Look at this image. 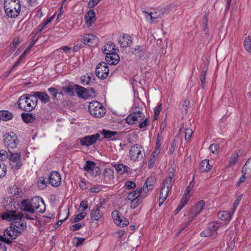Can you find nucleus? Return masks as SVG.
<instances>
[{"label": "nucleus", "mask_w": 251, "mask_h": 251, "mask_svg": "<svg viewBox=\"0 0 251 251\" xmlns=\"http://www.w3.org/2000/svg\"><path fill=\"white\" fill-rule=\"evenodd\" d=\"M21 205L24 211L31 213H43L46 210L44 201L40 197H34L30 200H23Z\"/></svg>", "instance_id": "f257e3e1"}, {"label": "nucleus", "mask_w": 251, "mask_h": 251, "mask_svg": "<svg viewBox=\"0 0 251 251\" xmlns=\"http://www.w3.org/2000/svg\"><path fill=\"white\" fill-rule=\"evenodd\" d=\"M23 217H24V214L22 212H17L16 211L13 210L8 211L1 215V218L3 220H7L13 223V224H11L12 229H14L15 231H19L20 234L26 228L25 223L20 222Z\"/></svg>", "instance_id": "f03ea898"}, {"label": "nucleus", "mask_w": 251, "mask_h": 251, "mask_svg": "<svg viewBox=\"0 0 251 251\" xmlns=\"http://www.w3.org/2000/svg\"><path fill=\"white\" fill-rule=\"evenodd\" d=\"M37 103L38 99L33 98L32 93L21 96L17 101L19 108L26 112H30L34 109Z\"/></svg>", "instance_id": "7ed1b4c3"}, {"label": "nucleus", "mask_w": 251, "mask_h": 251, "mask_svg": "<svg viewBox=\"0 0 251 251\" xmlns=\"http://www.w3.org/2000/svg\"><path fill=\"white\" fill-rule=\"evenodd\" d=\"M174 177V171H170L168 173V176L162 183L158 200V205L159 206L162 205L168 197L170 189L172 187V179Z\"/></svg>", "instance_id": "20e7f679"}, {"label": "nucleus", "mask_w": 251, "mask_h": 251, "mask_svg": "<svg viewBox=\"0 0 251 251\" xmlns=\"http://www.w3.org/2000/svg\"><path fill=\"white\" fill-rule=\"evenodd\" d=\"M4 8L6 15L11 18L17 17L21 11V4L19 0H5Z\"/></svg>", "instance_id": "39448f33"}, {"label": "nucleus", "mask_w": 251, "mask_h": 251, "mask_svg": "<svg viewBox=\"0 0 251 251\" xmlns=\"http://www.w3.org/2000/svg\"><path fill=\"white\" fill-rule=\"evenodd\" d=\"M145 156V150L140 144H136L131 146L129 151V157L131 161H139Z\"/></svg>", "instance_id": "423d86ee"}, {"label": "nucleus", "mask_w": 251, "mask_h": 251, "mask_svg": "<svg viewBox=\"0 0 251 251\" xmlns=\"http://www.w3.org/2000/svg\"><path fill=\"white\" fill-rule=\"evenodd\" d=\"M89 111L95 117L100 118L105 113V109L101 103L98 101H93L89 103Z\"/></svg>", "instance_id": "0eeeda50"}, {"label": "nucleus", "mask_w": 251, "mask_h": 251, "mask_svg": "<svg viewBox=\"0 0 251 251\" xmlns=\"http://www.w3.org/2000/svg\"><path fill=\"white\" fill-rule=\"evenodd\" d=\"M109 71V68L106 63L104 62H101L97 65L96 74L98 78L105 79L108 76Z\"/></svg>", "instance_id": "6e6552de"}, {"label": "nucleus", "mask_w": 251, "mask_h": 251, "mask_svg": "<svg viewBox=\"0 0 251 251\" xmlns=\"http://www.w3.org/2000/svg\"><path fill=\"white\" fill-rule=\"evenodd\" d=\"M8 151L9 153L8 158L13 163L11 164V165L12 166V168L16 170L20 169V167L22 166V160L21 159V152H16L14 153L10 151V150Z\"/></svg>", "instance_id": "1a4fd4ad"}, {"label": "nucleus", "mask_w": 251, "mask_h": 251, "mask_svg": "<svg viewBox=\"0 0 251 251\" xmlns=\"http://www.w3.org/2000/svg\"><path fill=\"white\" fill-rule=\"evenodd\" d=\"M12 135L8 133L4 135V143L7 147L8 151L10 149H14L16 147L18 140L17 137L15 136L13 132Z\"/></svg>", "instance_id": "9d476101"}, {"label": "nucleus", "mask_w": 251, "mask_h": 251, "mask_svg": "<svg viewBox=\"0 0 251 251\" xmlns=\"http://www.w3.org/2000/svg\"><path fill=\"white\" fill-rule=\"evenodd\" d=\"M100 137L99 133L87 135L79 139L80 144L83 146H89L96 143Z\"/></svg>", "instance_id": "9b49d317"}, {"label": "nucleus", "mask_w": 251, "mask_h": 251, "mask_svg": "<svg viewBox=\"0 0 251 251\" xmlns=\"http://www.w3.org/2000/svg\"><path fill=\"white\" fill-rule=\"evenodd\" d=\"M48 181L52 186L57 187L61 183V175L56 171L52 172L50 173Z\"/></svg>", "instance_id": "f8f14e48"}, {"label": "nucleus", "mask_w": 251, "mask_h": 251, "mask_svg": "<svg viewBox=\"0 0 251 251\" xmlns=\"http://www.w3.org/2000/svg\"><path fill=\"white\" fill-rule=\"evenodd\" d=\"M112 217L115 223L118 226L124 227L127 226L129 223L128 220L126 218L123 219L120 216V213L117 210H114L112 212Z\"/></svg>", "instance_id": "ddd939ff"}, {"label": "nucleus", "mask_w": 251, "mask_h": 251, "mask_svg": "<svg viewBox=\"0 0 251 251\" xmlns=\"http://www.w3.org/2000/svg\"><path fill=\"white\" fill-rule=\"evenodd\" d=\"M74 87L75 88V92L79 98L86 99L88 97H93V96L90 93L88 89L77 84L75 85Z\"/></svg>", "instance_id": "4468645a"}, {"label": "nucleus", "mask_w": 251, "mask_h": 251, "mask_svg": "<svg viewBox=\"0 0 251 251\" xmlns=\"http://www.w3.org/2000/svg\"><path fill=\"white\" fill-rule=\"evenodd\" d=\"M220 226V223L217 221L211 222L208 224V226L201 233V237H208L210 229H212L214 231L217 232V230Z\"/></svg>", "instance_id": "2eb2a0df"}, {"label": "nucleus", "mask_w": 251, "mask_h": 251, "mask_svg": "<svg viewBox=\"0 0 251 251\" xmlns=\"http://www.w3.org/2000/svg\"><path fill=\"white\" fill-rule=\"evenodd\" d=\"M143 13H145L148 14L150 16L151 21V23L153 22L154 20L162 17V15L166 13V9L165 8L159 9H154L152 12H148L144 10H142Z\"/></svg>", "instance_id": "dca6fc26"}, {"label": "nucleus", "mask_w": 251, "mask_h": 251, "mask_svg": "<svg viewBox=\"0 0 251 251\" xmlns=\"http://www.w3.org/2000/svg\"><path fill=\"white\" fill-rule=\"evenodd\" d=\"M83 169L85 171L93 174L96 173L95 175H100V168L96 166V164L94 162L92 161H87Z\"/></svg>", "instance_id": "f3484780"}, {"label": "nucleus", "mask_w": 251, "mask_h": 251, "mask_svg": "<svg viewBox=\"0 0 251 251\" xmlns=\"http://www.w3.org/2000/svg\"><path fill=\"white\" fill-rule=\"evenodd\" d=\"M84 43L90 47L96 46L98 39L97 36L93 34H85L83 37Z\"/></svg>", "instance_id": "a211bd4d"}, {"label": "nucleus", "mask_w": 251, "mask_h": 251, "mask_svg": "<svg viewBox=\"0 0 251 251\" xmlns=\"http://www.w3.org/2000/svg\"><path fill=\"white\" fill-rule=\"evenodd\" d=\"M102 206L101 203H100L95 206V208L92 209L90 212L91 220L98 221L102 216V213L100 211V208Z\"/></svg>", "instance_id": "6ab92c4d"}, {"label": "nucleus", "mask_w": 251, "mask_h": 251, "mask_svg": "<svg viewBox=\"0 0 251 251\" xmlns=\"http://www.w3.org/2000/svg\"><path fill=\"white\" fill-rule=\"evenodd\" d=\"M105 60L109 65H116L120 60V57L117 51L105 55Z\"/></svg>", "instance_id": "aec40b11"}, {"label": "nucleus", "mask_w": 251, "mask_h": 251, "mask_svg": "<svg viewBox=\"0 0 251 251\" xmlns=\"http://www.w3.org/2000/svg\"><path fill=\"white\" fill-rule=\"evenodd\" d=\"M120 46L126 48L129 46L132 43L131 37L127 34H123L119 39Z\"/></svg>", "instance_id": "412c9836"}, {"label": "nucleus", "mask_w": 251, "mask_h": 251, "mask_svg": "<svg viewBox=\"0 0 251 251\" xmlns=\"http://www.w3.org/2000/svg\"><path fill=\"white\" fill-rule=\"evenodd\" d=\"M31 93H33V98H36L37 99L38 98L39 99L42 103H46L50 100V97L45 92L37 91L35 92H32Z\"/></svg>", "instance_id": "4be33fe9"}, {"label": "nucleus", "mask_w": 251, "mask_h": 251, "mask_svg": "<svg viewBox=\"0 0 251 251\" xmlns=\"http://www.w3.org/2000/svg\"><path fill=\"white\" fill-rule=\"evenodd\" d=\"M20 234L19 231H15L14 229H12V226H10L7 228L4 231V236H8L10 240L16 239Z\"/></svg>", "instance_id": "5701e85b"}, {"label": "nucleus", "mask_w": 251, "mask_h": 251, "mask_svg": "<svg viewBox=\"0 0 251 251\" xmlns=\"http://www.w3.org/2000/svg\"><path fill=\"white\" fill-rule=\"evenodd\" d=\"M85 20L88 27L96 21V14L93 10H90L86 13Z\"/></svg>", "instance_id": "b1692460"}, {"label": "nucleus", "mask_w": 251, "mask_h": 251, "mask_svg": "<svg viewBox=\"0 0 251 251\" xmlns=\"http://www.w3.org/2000/svg\"><path fill=\"white\" fill-rule=\"evenodd\" d=\"M115 169L120 174L128 173L129 172V168L122 163L112 165Z\"/></svg>", "instance_id": "393cba45"}, {"label": "nucleus", "mask_w": 251, "mask_h": 251, "mask_svg": "<svg viewBox=\"0 0 251 251\" xmlns=\"http://www.w3.org/2000/svg\"><path fill=\"white\" fill-rule=\"evenodd\" d=\"M117 50H118L115 48V45L114 44V43L109 42L104 46L103 52L106 55L108 53L115 52Z\"/></svg>", "instance_id": "a878e982"}, {"label": "nucleus", "mask_w": 251, "mask_h": 251, "mask_svg": "<svg viewBox=\"0 0 251 251\" xmlns=\"http://www.w3.org/2000/svg\"><path fill=\"white\" fill-rule=\"evenodd\" d=\"M21 117L26 123H32L36 119L35 115L29 113H23L21 114Z\"/></svg>", "instance_id": "bb28decb"}, {"label": "nucleus", "mask_w": 251, "mask_h": 251, "mask_svg": "<svg viewBox=\"0 0 251 251\" xmlns=\"http://www.w3.org/2000/svg\"><path fill=\"white\" fill-rule=\"evenodd\" d=\"M143 192L142 188L140 189H137L135 191H132L128 194L127 199L128 200L131 201L135 199L137 197H142L144 196V195H142Z\"/></svg>", "instance_id": "cd10ccee"}, {"label": "nucleus", "mask_w": 251, "mask_h": 251, "mask_svg": "<svg viewBox=\"0 0 251 251\" xmlns=\"http://www.w3.org/2000/svg\"><path fill=\"white\" fill-rule=\"evenodd\" d=\"M154 181L153 179H148L143 187L142 191L145 194H147L150 190H152L153 188Z\"/></svg>", "instance_id": "c85d7f7f"}, {"label": "nucleus", "mask_w": 251, "mask_h": 251, "mask_svg": "<svg viewBox=\"0 0 251 251\" xmlns=\"http://www.w3.org/2000/svg\"><path fill=\"white\" fill-rule=\"evenodd\" d=\"M209 160L205 159L202 160L200 164V169L201 172H207L212 169V166L209 164Z\"/></svg>", "instance_id": "c756f323"}, {"label": "nucleus", "mask_w": 251, "mask_h": 251, "mask_svg": "<svg viewBox=\"0 0 251 251\" xmlns=\"http://www.w3.org/2000/svg\"><path fill=\"white\" fill-rule=\"evenodd\" d=\"M242 151L239 150L238 152L233 153L229 158L228 167L235 165L238 162L239 157V154H241Z\"/></svg>", "instance_id": "7c9ffc66"}, {"label": "nucleus", "mask_w": 251, "mask_h": 251, "mask_svg": "<svg viewBox=\"0 0 251 251\" xmlns=\"http://www.w3.org/2000/svg\"><path fill=\"white\" fill-rule=\"evenodd\" d=\"M217 216L219 219L222 221L229 222L231 219V214L228 211H221L218 213Z\"/></svg>", "instance_id": "2f4dec72"}, {"label": "nucleus", "mask_w": 251, "mask_h": 251, "mask_svg": "<svg viewBox=\"0 0 251 251\" xmlns=\"http://www.w3.org/2000/svg\"><path fill=\"white\" fill-rule=\"evenodd\" d=\"M12 117L13 114L9 111L6 110L0 111V120L7 121L11 119Z\"/></svg>", "instance_id": "473e14b6"}, {"label": "nucleus", "mask_w": 251, "mask_h": 251, "mask_svg": "<svg viewBox=\"0 0 251 251\" xmlns=\"http://www.w3.org/2000/svg\"><path fill=\"white\" fill-rule=\"evenodd\" d=\"M146 196L142 197H137L135 199L130 201H131V208L134 209L136 208L142 201V200L145 198Z\"/></svg>", "instance_id": "72a5a7b5"}, {"label": "nucleus", "mask_w": 251, "mask_h": 251, "mask_svg": "<svg viewBox=\"0 0 251 251\" xmlns=\"http://www.w3.org/2000/svg\"><path fill=\"white\" fill-rule=\"evenodd\" d=\"M205 203L204 201H201L198 202L193 208V210L196 211V214H200L205 206Z\"/></svg>", "instance_id": "f704fd0d"}, {"label": "nucleus", "mask_w": 251, "mask_h": 251, "mask_svg": "<svg viewBox=\"0 0 251 251\" xmlns=\"http://www.w3.org/2000/svg\"><path fill=\"white\" fill-rule=\"evenodd\" d=\"M132 113L137 118V122L138 123H141L143 121L144 118V114L140 110H139L138 108L135 109Z\"/></svg>", "instance_id": "c9c22d12"}, {"label": "nucleus", "mask_w": 251, "mask_h": 251, "mask_svg": "<svg viewBox=\"0 0 251 251\" xmlns=\"http://www.w3.org/2000/svg\"><path fill=\"white\" fill-rule=\"evenodd\" d=\"M244 45L245 50L249 53H251V40L250 36L245 38Z\"/></svg>", "instance_id": "e433bc0d"}, {"label": "nucleus", "mask_w": 251, "mask_h": 251, "mask_svg": "<svg viewBox=\"0 0 251 251\" xmlns=\"http://www.w3.org/2000/svg\"><path fill=\"white\" fill-rule=\"evenodd\" d=\"M158 153L156 152V151H153L151 155V157L149 161L148 166L150 168H152L155 162V160L156 159L157 157Z\"/></svg>", "instance_id": "4c0bfd02"}, {"label": "nucleus", "mask_w": 251, "mask_h": 251, "mask_svg": "<svg viewBox=\"0 0 251 251\" xmlns=\"http://www.w3.org/2000/svg\"><path fill=\"white\" fill-rule=\"evenodd\" d=\"M126 122L130 125H134L138 123L137 119L133 113L129 114L126 118Z\"/></svg>", "instance_id": "58836bf2"}, {"label": "nucleus", "mask_w": 251, "mask_h": 251, "mask_svg": "<svg viewBox=\"0 0 251 251\" xmlns=\"http://www.w3.org/2000/svg\"><path fill=\"white\" fill-rule=\"evenodd\" d=\"M102 134L104 138L109 139L115 135L117 134V132L103 129L102 130Z\"/></svg>", "instance_id": "ea45409f"}, {"label": "nucleus", "mask_w": 251, "mask_h": 251, "mask_svg": "<svg viewBox=\"0 0 251 251\" xmlns=\"http://www.w3.org/2000/svg\"><path fill=\"white\" fill-rule=\"evenodd\" d=\"M161 109H162V103H160L154 109L153 119L154 120H157L158 116L160 114V112L161 111Z\"/></svg>", "instance_id": "a19ab883"}, {"label": "nucleus", "mask_w": 251, "mask_h": 251, "mask_svg": "<svg viewBox=\"0 0 251 251\" xmlns=\"http://www.w3.org/2000/svg\"><path fill=\"white\" fill-rule=\"evenodd\" d=\"M81 84L83 85H91V77L90 76L83 75L80 77Z\"/></svg>", "instance_id": "79ce46f5"}, {"label": "nucleus", "mask_w": 251, "mask_h": 251, "mask_svg": "<svg viewBox=\"0 0 251 251\" xmlns=\"http://www.w3.org/2000/svg\"><path fill=\"white\" fill-rule=\"evenodd\" d=\"M190 196V194H188L187 193L185 194L180 201V204L184 207L188 201Z\"/></svg>", "instance_id": "37998d69"}, {"label": "nucleus", "mask_w": 251, "mask_h": 251, "mask_svg": "<svg viewBox=\"0 0 251 251\" xmlns=\"http://www.w3.org/2000/svg\"><path fill=\"white\" fill-rule=\"evenodd\" d=\"M85 215H86V213L85 212L79 213L74 218L73 222L74 223H77L78 222H79L80 220L84 219L85 217Z\"/></svg>", "instance_id": "c03bdc74"}, {"label": "nucleus", "mask_w": 251, "mask_h": 251, "mask_svg": "<svg viewBox=\"0 0 251 251\" xmlns=\"http://www.w3.org/2000/svg\"><path fill=\"white\" fill-rule=\"evenodd\" d=\"M39 38V36H36V35H35L32 38V40L30 42L29 45L28 46L27 48L26 49V51H29L32 47L35 45L36 42L38 40Z\"/></svg>", "instance_id": "a18cd8bd"}, {"label": "nucleus", "mask_w": 251, "mask_h": 251, "mask_svg": "<svg viewBox=\"0 0 251 251\" xmlns=\"http://www.w3.org/2000/svg\"><path fill=\"white\" fill-rule=\"evenodd\" d=\"M85 225L84 224H81V223H76L74 225H73V226H72L70 228V230H72V231H76L80 228H81L83 226H84Z\"/></svg>", "instance_id": "49530a36"}, {"label": "nucleus", "mask_w": 251, "mask_h": 251, "mask_svg": "<svg viewBox=\"0 0 251 251\" xmlns=\"http://www.w3.org/2000/svg\"><path fill=\"white\" fill-rule=\"evenodd\" d=\"M125 186L126 189L131 190L136 187V184L132 181H127L125 183Z\"/></svg>", "instance_id": "de8ad7c7"}, {"label": "nucleus", "mask_w": 251, "mask_h": 251, "mask_svg": "<svg viewBox=\"0 0 251 251\" xmlns=\"http://www.w3.org/2000/svg\"><path fill=\"white\" fill-rule=\"evenodd\" d=\"M193 134V131L190 128H186L185 129V139L186 141H189Z\"/></svg>", "instance_id": "09e8293b"}, {"label": "nucleus", "mask_w": 251, "mask_h": 251, "mask_svg": "<svg viewBox=\"0 0 251 251\" xmlns=\"http://www.w3.org/2000/svg\"><path fill=\"white\" fill-rule=\"evenodd\" d=\"M206 71H203L200 75V80L201 82V86L202 89L204 88L205 80Z\"/></svg>", "instance_id": "8fccbe9b"}, {"label": "nucleus", "mask_w": 251, "mask_h": 251, "mask_svg": "<svg viewBox=\"0 0 251 251\" xmlns=\"http://www.w3.org/2000/svg\"><path fill=\"white\" fill-rule=\"evenodd\" d=\"M75 88L73 87L72 85H68L67 86H64L62 88V90L66 94H70L73 93V89Z\"/></svg>", "instance_id": "3c124183"}, {"label": "nucleus", "mask_w": 251, "mask_h": 251, "mask_svg": "<svg viewBox=\"0 0 251 251\" xmlns=\"http://www.w3.org/2000/svg\"><path fill=\"white\" fill-rule=\"evenodd\" d=\"M48 91L52 95L53 100L56 99L58 93L57 92V89L55 88L50 87L48 89Z\"/></svg>", "instance_id": "603ef678"}, {"label": "nucleus", "mask_w": 251, "mask_h": 251, "mask_svg": "<svg viewBox=\"0 0 251 251\" xmlns=\"http://www.w3.org/2000/svg\"><path fill=\"white\" fill-rule=\"evenodd\" d=\"M9 153L6 151L1 150L0 151V158L1 160H5L9 158Z\"/></svg>", "instance_id": "864d4df0"}, {"label": "nucleus", "mask_w": 251, "mask_h": 251, "mask_svg": "<svg viewBox=\"0 0 251 251\" xmlns=\"http://www.w3.org/2000/svg\"><path fill=\"white\" fill-rule=\"evenodd\" d=\"M47 182L45 181V179L43 177H41L39 179L37 184L38 187L41 188H44L47 186L46 185Z\"/></svg>", "instance_id": "5fc2aeb1"}, {"label": "nucleus", "mask_w": 251, "mask_h": 251, "mask_svg": "<svg viewBox=\"0 0 251 251\" xmlns=\"http://www.w3.org/2000/svg\"><path fill=\"white\" fill-rule=\"evenodd\" d=\"M219 148V146L216 144H213L210 145L209 148V151L212 152L213 153H215L217 152L218 149Z\"/></svg>", "instance_id": "6e6d98bb"}, {"label": "nucleus", "mask_w": 251, "mask_h": 251, "mask_svg": "<svg viewBox=\"0 0 251 251\" xmlns=\"http://www.w3.org/2000/svg\"><path fill=\"white\" fill-rule=\"evenodd\" d=\"M176 140L175 139L171 143V148L169 150V153L170 154H173L174 152L176 147Z\"/></svg>", "instance_id": "4d7b16f0"}, {"label": "nucleus", "mask_w": 251, "mask_h": 251, "mask_svg": "<svg viewBox=\"0 0 251 251\" xmlns=\"http://www.w3.org/2000/svg\"><path fill=\"white\" fill-rule=\"evenodd\" d=\"M0 241L7 244H10L12 243V241H11L9 238L5 237L4 235H0Z\"/></svg>", "instance_id": "13d9d810"}, {"label": "nucleus", "mask_w": 251, "mask_h": 251, "mask_svg": "<svg viewBox=\"0 0 251 251\" xmlns=\"http://www.w3.org/2000/svg\"><path fill=\"white\" fill-rule=\"evenodd\" d=\"M6 168L4 165L1 166L0 164V178L3 177L6 175Z\"/></svg>", "instance_id": "bf43d9fd"}, {"label": "nucleus", "mask_w": 251, "mask_h": 251, "mask_svg": "<svg viewBox=\"0 0 251 251\" xmlns=\"http://www.w3.org/2000/svg\"><path fill=\"white\" fill-rule=\"evenodd\" d=\"M100 1V0H90L88 3V6L90 8H93L96 6Z\"/></svg>", "instance_id": "052dcab7"}, {"label": "nucleus", "mask_w": 251, "mask_h": 251, "mask_svg": "<svg viewBox=\"0 0 251 251\" xmlns=\"http://www.w3.org/2000/svg\"><path fill=\"white\" fill-rule=\"evenodd\" d=\"M20 44V39L18 37L14 38L11 44L12 47L16 48Z\"/></svg>", "instance_id": "680f3d73"}, {"label": "nucleus", "mask_w": 251, "mask_h": 251, "mask_svg": "<svg viewBox=\"0 0 251 251\" xmlns=\"http://www.w3.org/2000/svg\"><path fill=\"white\" fill-rule=\"evenodd\" d=\"M195 184V182L192 180L190 183L189 185L186 188V193L190 194V192H191V190L194 187V185Z\"/></svg>", "instance_id": "e2e57ef3"}, {"label": "nucleus", "mask_w": 251, "mask_h": 251, "mask_svg": "<svg viewBox=\"0 0 251 251\" xmlns=\"http://www.w3.org/2000/svg\"><path fill=\"white\" fill-rule=\"evenodd\" d=\"M250 158L248 159L245 164L244 165L243 168H242V173L244 174H247V170L248 169V164L250 162Z\"/></svg>", "instance_id": "0e129e2a"}, {"label": "nucleus", "mask_w": 251, "mask_h": 251, "mask_svg": "<svg viewBox=\"0 0 251 251\" xmlns=\"http://www.w3.org/2000/svg\"><path fill=\"white\" fill-rule=\"evenodd\" d=\"M139 127L140 128H143L147 126L149 124V121L148 118H146L145 120L143 121V122H141V123H139Z\"/></svg>", "instance_id": "69168bd1"}, {"label": "nucleus", "mask_w": 251, "mask_h": 251, "mask_svg": "<svg viewBox=\"0 0 251 251\" xmlns=\"http://www.w3.org/2000/svg\"><path fill=\"white\" fill-rule=\"evenodd\" d=\"M132 52L135 54L140 53L142 51V49L140 46H137L135 48L132 49Z\"/></svg>", "instance_id": "338daca9"}, {"label": "nucleus", "mask_w": 251, "mask_h": 251, "mask_svg": "<svg viewBox=\"0 0 251 251\" xmlns=\"http://www.w3.org/2000/svg\"><path fill=\"white\" fill-rule=\"evenodd\" d=\"M80 206L83 208V210H85L87 209L88 205L87 201H83L80 202Z\"/></svg>", "instance_id": "774afa93"}]
</instances>
